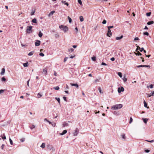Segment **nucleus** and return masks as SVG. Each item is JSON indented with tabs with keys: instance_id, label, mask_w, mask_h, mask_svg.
Listing matches in <instances>:
<instances>
[{
	"instance_id": "20",
	"label": "nucleus",
	"mask_w": 154,
	"mask_h": 154,
	"mask_svg": "<svg viewBox=\"0 0 154 154\" xmlns=\"http://www.w3.org/2000/svg\"><path fill=\"white\" fill-rule=\"evenodd\" d=\"M143 103H144V106L145 107H146V108H149V107H147V104L146 103V101L145 100L144 101Z\"/></svg>"
},
{
	"instance_id": "10",
	"label": "nucleus",
	"mask_w": 154,
	"mask_h": 154,
	"mask_svg": "<svg viewBox=\"0 0 154 154\" xmlns=\"http://www.w3.org/2000/svg\"><path fill=\"white\" fill-rule=\"evenodd\" d=\"M63 127L68 126H69V124L68 123L66 122H63Z\"/></svg>"
},
{
	"instance_id": "35",
	"label": "nucleus",
	"mask_w": 154,
	"mask_h": 154,
	"mask_svg": "<svg viewBox=\"0 0 154 154\" xmlns=\"http://www.w3.org/2000/svg\"><path fill=\"white\" fill-rule=\"evenodd\" d=\"M54 89L56 90H59L60 88L58 86H56V87H54L53 88Z\"/></svg>"
},
{
	"instance_id": "61",
	"label": "nucleus",
	"mask_w": 154,
	"mask_h": 154,
	"mask_svg": "<svg viewBox=\"0 0 154 154\" xmlns=\"http://www.w3.org/2000/svg\"><path fill=\"white\" fill-rule=\"evenodd\" d=\"M134 40H139V38L138 37H136L134 38Z\"/></svg>"
},
{
	"instance_id": "44",
	"label": "nucleus",
	"mask_w": 154,
	"mask_h": 154,
	"mask_svg": "<svg viewBox=\"0 0 154 154\" xmlns=\"http://www.w3.org/2000/svg\"><path fill=\"white\" fill-rule=\"evenodd\" d=\"M51 125H52L53 126V127H55V126H56V124L55 123V122H53V123H51Z\"/></svg>"
},
{
	"instance_id": "62",
	"label": "nucleus",
	"mask_w": 154,
	"mask_h": 154,
	"mask_svg": "<svg viewBox=\"0 0 154 154\" xmlns=\"http://www.w3.org/2000/svg\"><path fill=\"white\" fill-rule=\"evenodd\" d=\"M95 83L99 82V80L98 79H97L95 80Z\"/></svg>"
},
{
	"instance_id": "40",
	"label": "nucleus",
	"mask_w": 154,
	"mask_h": 154,
	"mask_svg": "<svg viewBox=\"0 0 154 154\" xmlns=\"http://www.w3.org/2000/svg\"><path fill=\"white\" fill-rule=\"evenodd\" d=\"M73 50L74 49L72 48H71L68 49L69 51L71 52H72L73 51Z\"/></svg>"
},
{
	"instance_id": "49",
	"label": "nucleus",
	"mask_w": 154,
	"mask_h": 154,
	"mask_svg": "<svg viewBox=\"0 0 154 154\" xmlns=\"http://www.w3.org/2000/svg\"><path fill=\"white\" fill-rule=\"evenodd\" d=\"M133 121V119L131 117L130 119L129 123H131Z\"/></svg>"
},
{
	"instance_id": "38",
	"label": "nucleus",
	"mask_w": 154,
	"mask_h": 154,
	"mask_svg": "<svg viewBox=\"0 0 154 154\" xmlns=\"http://www.w3.org/2000/svg\"><path fill=\"white\" fill-rule=\"evenodd\" d=\"M151 14V12L147 13H146V15L148 17H149L150 15Z\"/></svg>"
},
{
	"instance_id": "14",
	"label": "nucleus",
	"mask_w": 154,
	"mask_h": 154,
	"mask_svg": "<svg viewBox=\"0 0 154 154\" xmlns=\"http://www.w3.org/2000/svg\"><path fill=\"white\" fill-rule=\"evenodd\" d=\"M71 85L72 86H75L77 88H78L79 87V85L77 84L71 83Z\"/></svg>"
},
{
	"instance_id": "54",
	"label": "nucleus",
	"mask_w": 154,
	"mask_h": 154,
	"mask_svg": "<svg viewBox=\"0 0 154 154\" xmlns=\"http://www.w3.org/2000/svg\"><path fill=\"white\" fill-rule=\"evenodd\" d=\"M153 85L152 84H151L149 85V87L150 88H153Z\"/></svg>"
},
{
	"instance_id": "32",
	"label": "nucleus",
	"mask_w": 154,
	"mask_h": 154,
	"mask_svg": "<svg viewBox=\"0 0 154 154\" xmlns=\"http://www.w3.org/2000/svg\"><path fill=\"white\" fill-rule=\"evenodd\" d=\"M55 99L56 100L58 101V102L59 103V104H60V98H59L56 97L55 98Z\"/></svg>"
},
{
	"instance_id": "56",
	"label": "nucleus",
	"mask_w": 154,
	"mask_h": 154,
	"mask_svg": "<svg viewBox=\"0 0 154 154\" xmlns=\"http://www.w3.org/2000/svg\"><path fill=\"white\" fill-rule=\"evenodd\" d=\"M55 37L56 38H58L59 37V35L57 34H56L55 35Z\"/></svg>"
},
{
	"instance_id": "55",
	"label": "nucleus",
	"mask_w": 154,
	"mask_h": 154,
	"mask_svg": "<svg viewBox=\"0 0 154 154\" xmlns=\"http://www.w3.org/2000/svg\"><path fill=\"white\" fill-rule=\"evenodd\" d=\"M115 59L114 57H112L110 59V60L112 61H114L115 60Z\"/></svg>"
},
{
	"instance_id": "45",
	"label": "nucleus",
	"mask_w": 154,
	"mask_h": 154,
	"mask_svg": "<svg viewBox=\"0 0 154 154\" xmlns=\"http://www.w3.org/2000/svg\"><path fill=\"white\" fill-rule=\"evenodd\" d=\"M9 141H10V142L11 144V145H13L12 140L10 138H9Z\"/></svg>"
},
{
	"instance_id": "43",
	"label": "nucleus",
	"mask_w": 154,
	"mask_h": 154,
	"mask_svg": "<svg viewBox=\"0 0 154 154\" xmlns=\"http://www.w3.org/2000/svg\"><path fill=\"white\" fill-rule=\"evenodd\" d=\"M143 34L145 35L148 36L149 35V34L147 32H145L143 33Z\"/></svg>"
},
{
	"instance_id": "11",
	"label": "nucleus",
	"mask_w": 154,
	"mask_h": 154,
	"mask_svg": "<svg viewBox=\"0 0 154 154\" xmlns=\"http://www.w3.org/2000/svg\"><path fill=\"white\" fill-rule=\"evenodd\" d=\"M121 136L123 139H124V140L125 139L126 137H125V134H124V133L122 134L121 135Z\"/></svg>"
},
{
	"instance_id": "59",
	"label": "nucleus",
	"mask_w": 154,
	"mask_h": 154,
	"mask_svg": "<svg viewBox=\"0 0 154 154\" xmlns=\"http://www.w3.org/2000/svg\"><path fill=\"white\" fill-rule=\"evenodd\" d=\"M150 151V150L149 149H146L145 150V152L146 153L149 152Z\"/></svg>"
},
{
	"instance_id": "28",
	"label": "nucleus",
	"mask_w": 154,
	"mask_h": 154,
	"mask_svg": "<svg viewBox=\"0 0 154 154\" xmlns=\"http://www.w3.org/2000/svg\"><path fill=\"white\" fill-rule=\"evenodd\" d=\"M47 72V70L46 69H43V73L44 74H46Z\"/></svg>"
},
{
	"instance_id": "57",
	"label": "nucleus",
	"mask_w": 154,
	"mask_h": 154,
	"mask_svg": "<svg viewBox=\"0 0 154 154\" xmlns=\"http://www.w3.org/2000/svg\"><path fill=\"white\" fill-rule=\"evenodd\" d=\"M5 146L4 144H2V145L1 146V149H4V146Z\"/></svg>"
},
{
	"instance_id": "23",
	"label": "nucleus",
	"mask_w": 154,
	"mask_h": 154,
	"mask_svg": "<svg viewBox=\"0 0 154 154\" xmlns=\"http://www.w3.org/2000/svg\"><path fill=\"white\" fill-rule=\"evenodd\" d=\"M79 19L81 22H82L84 20V18L83 16H81L79 17Z\"/></svg>"
},
{
	"instance_id": "9",
	"label": "nucleus",
	"mask_w": 154,
	"mask_h": 154,
	"mask_svg": "<svg viewBox=\"0 0 154 154\" xmlns=\"http://www.w3.org/2000/svg\"><path fill=\"white\" fill-rule=\"evenodd\" d=\"M47 147L50 150H51V149L52 150V149L53 148V147L52 146L50 145H47Z\"/></svg>"
},
{
	"instance_id": "15",
	"label": "nucleus",
	"mask_w": 154,
	"mask_h": 154,
	"mask_svg": "<svg viewBox=\"0 0 154 154\" xmlns=\"http://www.w3.org/2000/svg\"><path fill=\"white\" fill-rule=\"evenodd\" d=\"M142 120L143 121L144 123L145 124H146L148 119H147L143 118Z\"/></svg>"
},
{
	"instance_id": "60",
	"label": "nucleus",
	"mask_w": 154,
	"mask_h": 154,
	"mask_svg": "<svg viewBox=\"0 0 154 154\" xmlns=\"http://www.w3.org/2000/svg\"><path fill=\"white\" fill-rule=\"evenodd\" d=\"M63 99L64 100L66 101V97H63Z\"/></svg>"
},
{
	"instance_id": "25",
	"label": "nucleus",
	"mask_w": 154,
	"mask_h": 154,
	"mask_svg": "<svg viewBox=\"0 0 154 154\" xmlns=\"http://www.w3.org/2000/svg\"><path fill=\"white\" fill-rule=\"evenodd\" d=\"M123 38V35H121L120 37H117L116 38V39L117 40H120Z\"/></svg>"
},
{
	"instance_id": "31",
	"label": "nucleus",
	"mask_w": 154,
	"mask_h": 154,
	"mask_svg": "<svg viewBox=\"0 0 154 154\" xmlns=\"http://www.w3.org/2000/svg\"><path fill=\"white\" fill-rule=\"evenodd\" d=\"M35 12V10H32V11L31 13V15H34Z\"/></svg>"
},
{
	"instance_id": "37",
	"label": "nucleus",
	"mask_w": 154,
	"mask_h": 154,
	"mask_svg": "<svg viewBox=\"0 0 154 154\" xmlns=\"http://www.w3.org/2000/svg\"><path fill=\"white\" fill-rule=\"evenodd\" d=\"M91 59L93 61H95L96 60V57L95 56L93 57H91Z\"/></svg>"
},
{
	"instance_id": "47",
	"label": "nucleus",
	"mask_w": 154,
	"mask_h": 154,
	"mask_svg": "<svg viewBox=\"0 0 154 154\" xmlns=\"http://www.w3.org/2000/svg\"><path fill=\"white\" fill-rule=\"evenodd\" d=\"M68 58V57H65L64 60V62H65L67 60V59Z\"/></svg>"
},
{
	"instance_id": "16",
	"label": "nucleus",
	"mask_w": 154,
	"mask_h": 154,
	"mask_svg": "<svg viewBox=\"0 0 154 154\" xmlns=\"http://www.w3.org/2000/svg\"><path fill=\"white\" fill-rule=\"evenodd\" d=\"M153 23H154V21H150L148 22L147 23V24L148 25H150L152 24H153Z\"/></svg>"
},
{
	"instance_id": "34",
	"label": "nucleus",
	"mask_w": 154,
	"mask_h": 154,
	"mask_svg": "<svg viewBox=\"0 0 154 154\" xmlns=\"http://www.w3.org/2000/svg\"><path fill=\"white\" fill-rule=\"evenodd\" d=\"M28 62H27V63H24L23 64V66H24V67H27V66H28Z\"/></svg>"
},
{
	"instance_id": "29",
	"label": "nucleus",
	"mask_w": 154,
	"mask_h": 154,
	"mask_svg": "<svg viewBox=\"0 0 154 154\" xmlns=\"http://www.w3.org/2000/svg\"><path fill=\"white\" fill-rule=\"evenodd\" d=\"M112 32H109V33H107V36L109 37H111L112 36Z\"/></svg>"
},
{
	"instance_id": "7",
	"label": "nucleus",
	"mask_w": 154,
	"mask_h": 154,
	"mask_svg": "<svg viewBox=\"0 0 154 154\" xmlns=\"http://www.w3.org/2000/svg\"><path fill=\"white\" fill-rule=\"evenodd\" d=\"M41 42L39 40H37L35 42V45L36 46H38L40 45Z\"/></svg>"
},
{
	"instance_id": "21",
	"label": "nucleus",
	"mask_w": 154,
	"mask_h": 154,
	"mask_svg": "<svg viewBox=\"0 0 154 154\" xmlns=\"http://www.w3.org/2000/svg\"><path fill=\"white\" fill-rule=\"evenodd\" d=\"M45 146V143H43L40 146V147L42 148H44Z\"/></svg>"
},
{
	"instance_id": "4",
	"label": "nucleus",
	"mask_w": 154,
	"mask_h": 154,
	"mask_svg": "<svg viewBox=\"0 0 154 154\" xmlns=\"http://www.w3.org/2000/svg\"><path fill=\"white\" fill-rule=\"evenodd\" d=\"M124 89L123 87H119L118 89V91L119 93H121L122 92H123L124 91Z\"/></svg>"
},
{
	"instance_id": "24",
	"label": "nucleus",
	"mask_w": 154,
	"mask_h": 154,
	"mask_svg": "<svg viewBox=\"0 0 154 154\" xmlns=\"http://www.w3.org/2000/svg\"><path fill=\"white\" fill-rule=\"evenodd\" d=\"M137 53H135V54L136 55L139 56L142 55V54L140 53L139 51H137Z\"/></svg>"
},
{
	"instance_id": "53",
	"label": "nucleus",
	"mask_w": 154,
	"mask_h": 154,
	"mask_svg": "<svg viewBox=\"0 0 154 154\" xmlns=\"http://www.w3.org/2000/svg\"><path fill=\"white\" fill-rule=\"evenodd\" d=\"M3 135L4 136H3V137H2V139H3V140L6 139V137L5 136V134H3Z\"/></svg>"
},
{
	"instance_id": "6",
	"label": "nucleus",
	"mask_w": 154,
	"mask_h": 154,
	"mask_svg": "<svg viewBox=\"0 0 154 154\" xmlns=\"http://www.w3.org/2000/svg\"><path fill=\"white\" fill-rule=\"evenodd\" d=\"M137 67H147L148 68H150V65H140L139 66H137Z\"/></svg>"
},
{
	"instance_id": "39",
	"label": "nucleus",
	"mask_w": 154,
	"mask_h": 154,
	"mask_svg": "<svg viewBox=\"0 0 154 154\" xmlns=\"http://www.w3.org/2000/svg\"><path fill=\"white\" fill-rule=\"evenodd\" d=\"M38 98H39L42 96V95L39 93H38L37 95Z\"/></svg>"
},
{
	"instance_id": "26",
	"label": "nucleus",
	"mask_w": 154,
	"mask_h": 154,
	"mask_svg": "<svg viewBox=\"0 0 154 154\" xmlns=\"http://www.w3.org/2000/svg\"><path fill=\"white\" fill-rule=\"evenodd\" d=\"M32 22L33 23H36L37 21L36 19L35 18L33 19V20H32Z\"/></svg>"
},
{
	"instance_id": "48",
	"label": "nucleus",
	"mask_w": 154,
	"mask_h": 154,
	"mask_svg": "<svg viewBox=\"0 0 154 154\" xmlns=\"http://www.w3.org/2000/svg\"><path fill=\"white\" fill-rule=\"evenodd\" d=\"M106 23V21L105 20H104L102 22V23L103 24H105Z\"/></svg>"
},
{
	"instance_id": "42",
	"label": "nucleus",
	"mask_w": 154,
	"mask_h": 154,
	"mask_svg": "<svg viewBox=\"0 0 154 154\" xmlns=\"http://www.w3.org/2000/svg\"><path fill=\"white\" fill-rule=\"evenodd\" d=\"M1 80L2 82L5 81H6V79L4 77H3L1 79Z\"/></svg>"
},
{
	"instance_id": "19",
	"label": "nucleus",
	"mask_w": 154,
	"mask_h": 154,
	"mask_svg": "<svg viewBox=\"0 0 154 154\" xmlns=\"http://www.w3.org/2000/svg\"><path fill=\"white\" fill-rule=\"evenodd\" d=\"M55 12V11H51L50 12V13L48 14V16H50L51 15H52Z\"/></svg>"
},
{
	"instance_id": "5",
	"label": "nucleus",
	"mask_w": 154,
	"mask_h": 154,
	"mask_svg": "<svg viewBox=\"0 0 154 154\" xmlns=\"http://www.w3.org/2000/svg\"><path fill=\"white\" fill-rule=\"evenodd\" d=\"M79 130L77 128H76L74 132L73 133V135L74 136H76L79 133Z\"/></svg>"
},
{
	"instance_id": "3",
	"label": "nucleus",
	"mask_w": 154,
	"mask_h": 154,
	"mask_svg": "<svg viewBox=\"0 0 154 154\" xmlns=\"http://www.w3.org/2000/svg\"><path fill=\"white\" fill-rule=\"evenodd\" d=\"M59 28L62 30L64 31L65 32L68 30V28L66 26L61 25L59 26Z\"/></svg>"
},
{
	"instance_id": "1",
	"label": "nucleus",
	"mask_w": 154,
	"mask_h": 154,
	"mask_svg": "<svg viewBox=\"0 0 154 154\" xmlns=\"http://www.w3.org/2000/svg\"><path fill=\"white\" fill-rule=\"evenodd\" d=\"M122 104H116L112 106L111 107V109L113 110H117L119 109H121L122 107Z\"/></svg>"
},
{
	"instance_id": "30",
	"label": "nucleus",
	"mask_w": 154,
	"mask_h": 154,
	"mask_svg": "<svg viewBox=\"0 0 154 154\" xmlns=\"http://www.w3.org/2000/svg\"><path fill=\"white\" fill-rule=\"evenodd\" d=\"M67 17H68V20H69V23H71L72 21V19L69 16H68Z\"/></svg>"
},
{
	"instance_id": "46",
	"label": "nucleus",
	"mask_w": 154,
	"mask_h": 154,
	"mask_svg": "<svg viewBox=\"0 0 154 154\" xmlns=\"http://www.w3.org/2000/svg\"><path fill=\"white\" fill-rule=\"evenodd\" d=\"M39 55L41 56H42V57H43L44 56V54L42 53H40L39 54Z\"/></svg>"
},
{
	"instance_id": "36",
	"label": "nucleus",
	"mask_w": 154,
	"mask_h": 154,
	"mask_svg": "<svg viewBox=\"0 0 154 154\" xmlns=\"http://www.w3.org/2000/svg\"><path fill=\"white\" fill-rule=\"evenodd\" d=\"M35 126L34 125H32L31 127L29 126V127L30 128L31 130H32L33 128H35Z\"/></svg>"
},
{
	"instance_id": "63",
	"label": "nucleus",
	"mask_w": 154,
	"mask_h": 154,
	"mask_svg": "<svg viewBox=\"0 0 154 154\" xmlns=\"http://www.w3.org/2000/svg\"><path fill=\"white\" fill-rule=\"evenodd\" d=\"M99 90V92H100V93H102V92H101V89H100V87H99V89H98Z\"/></svg>"
},
{
	"instance_id": "64",
	"label": "nucleus",
	"mask_w": 154,
	"mask_h": 154,
	"mask_svg": "<svg viewBox=\"0 0 154 154\" xmlns=\"http://www.w3.org/2000/svg\"><path fill=\"white\" fill-rule=\"evenodd\" d=\"M75 56L74 55V56H71L70 57V58H71V59H72L73 57H75Z\"/></svg>"
},
{
	"instance_id": "12",
	"label": "nucleus",
	"mask_w": 154,
	"mask_h": 154,
	"mask_svg": "<svg viewBox=\"0 0 154 154\" xmlns=\"http://www.w3.org/2000/svg\"><path fill=\"white\" fill-rule=\"evenodd\" d=\"M5 69L4 68H3L2 69V72H1V74L2 75L4 74L5 72Z\"/></svg>"
},
{
	"instance_id": "51",
	"label": "nucleus",
	"mask_w": 154,
	"mask_h": 154,
	"mask_svg": "<svg viewBox=\"0 0 154 154\" xmlns=\"http://www.w3.org/2000/svg\"><path fill=\"white\" fill-rule=\"evenodd\" d=\"M5 90L1 89L0 90V94L3 93L5 91Z\"/></svg>"
},
{
	"instance_id": "33",
	"label": "nucleus",
	"mask_w": 154,
	"mask_h": 154,
	"mask_svg": "<svg viewBox=\"0 0 154 154\" xmlns=\"http://www.w3.org/2000/svg\"><path fill=\"white\" fill-rule=\"evenodd\" d=\"M118 75L120 77L122 78V73L121 72H118Z\"/></svg>"
},
{
	"instance_id": "41",
	"label": "nucleus",
	"mask_w": 154,
	"mask_h": 154,
	"mask_svg": "<svg viewBox=\"0 0 154 154\" xmlns=\"http://www.w3.org/2000/svg\"><path fill=\"white\" fill-rule=\"evenodd\" d=\"M78 2L80 5H82V2L81 1V0H78Z\"/></svg>"
},
{
	"instance_id": "13",
	"label": "nucleus",
	"mask_w": 154,
	"mask_h": 154,
	"mask_svg": "<svg viewBox=\"0 0 154 154\" xmlns=\"http://www.w3.org/2000/svg\"><path fill=\"white\" fill-rule=\"evenodd\" d=\"M67 132V130H64V131H63V132L60 134V135H63L64 134H66Z\"/></svg>"
},
{
	"instance_id": "8",
	"label": "nucleus",
	"mask_w": 154,
	"mask_h": 154,
	"mask_svg": "<svg viewBox=\"0 0 154 154\" xmlns=\"http://www.w3.org/2000/svg\"><path fill=\"white\" fill-rule=\"evenodd\" d=\"M137 48L136 49V51H137V50H139L140 52H142L143 50H144V48H140V47L139 46H137Z\"/></svg>"
},
{
	"instance_id": "27",
	"label": "nucleus",
	"mask_w": 154,
	"mask_h": 154,
	"mask_svg": "<svg viewBox=\"0 0 154 154\" xmlns=\"http://www.w3.org/2000/svg\"><path fill=\"white\" fill-rule=\"evenodd\" d=\"M43 35V34L41 32V31L39 32L38 33V36L40 37H41Z\"/></svg>"
},
{
	"instance_id": "17",
	"label": "nucleus",
	"mask_w": 154,
	"mask_h": 154,
	"mask_svg": "<svg viewBox=\"0 0 154 154\" xmlns=\"http://www.w3.org/2000/svg\"><path fill=\"white\" fill-rule=\"evenodd\" d=\"M154 94V91L150 93V94H147L148 95V97H150L151 96H153Z\"/></svg>"
},
{
	"instance_id": "22",
	"label": "nucleus",
	"mask_w": 154,
	"mask_h": 154,
	"mask_svg": "<svg viewBox=\"0 0 154 154\" xmlns=\"http://www.w3.org/2000/svg\"><path fill=\"white\" fill-rule=\"evenodd\" d=\"M122 79L125 82L127 81V78H126L125 75L124 76L123 78H122Z\"/></svg>"
},
{
	"instance_id": "2",
	"label": "nucleus",
	"mask_w": 154,
	"mask_h": 154,
	"mask_svg": "<svg viewBox=\"0 0 154 154\" xmlns=\"http://www.w3.org/2000/svg\"><path fill=\"white\" fill-rule=\"evenodd\" d=\"M32 26H27L26 27V32L30 34L32 32Z\"/></svg>"
},
{
	"instance_id": "18",
	"label": "nucleus",
	"mask_w": 154,
	"mask_h": 154,
	"mask_svg": "<svg viewBox=\"0 0 154 154\" xmlns=\"http://www.w3.org/2000/svg\"><path fill=\"white\" fill-rule=\"evenodd\" d=\"M35 51H32L30 52H29L28 54V55L29 56H32V55L34 53Z\"/></svg>"
},
{
	"instance_id": "50",
	"label": "nucleus",
	"mask_w": 154,
	"mask_h": 154,
	"mask_svg": "<svg viewBox=\"0 0 154 154\" xmlns=\"http://www.w3.org/2000/svg\"><path fill=\"white\" fill-rule=\"evenodd\" d=\"M146 141L149 142H150V143H153L154 142V140H151L150 141L148 140H146Z\"/></svg>"
},
{
	"instance_id": "58",
	"label": "nucleus",
	"mask_w": 154,
	"mask_h": 154,
	"mask_svg": "<svg viewBox=\"0 0 154 154\" xmlns=\"http://www.w3.org/2000/svg\"><path fill=\"white\" fill-rule=\"evenodd\" d=\"M101 65H105V66H106L107 65V64H106V63H104V62H102L101 63Z\"/></svg>"
},
{
	"instance_id": "52",
	"label": "nucleus",
	"mask_w": 154,
	"mask_h": 154,
	"mask_svg": "<svg viewBox=\"0 0 154 154\" xmlns=\"http://www.w3.org/2000/svg\"><path fill=\"white\" fill-rule=\"evenodd\" d=\"M113 27V26H108V29H110L111 28H112Z\"/></svg>"
}]
</instances>
